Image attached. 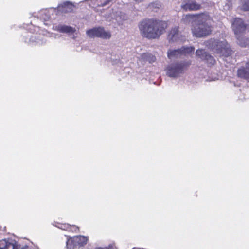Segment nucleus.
<instances>
[{
    "instance_id": "obj_18",
    "label": "nucleus",
    "mask_w": 249,
    "mask_h": 249,
    "mask_svg": "<svg viewBox=\"0 0 249 249\" xmlns=\"http://www.w3.org/2000/svg\"><path fill=\"white\" fill-rule=\"evenodd\" d=\"M238 76L246 79H249V62L245 67H242L238 71Z\"/></svg>"
},
{
    "instance_id": "obj_22",
    "label": "nucleus",
    "mask_w": 249,
    "mask_h": 249,
    "mask_svg": "<svg viewBox=\"0 0 249 249\" xmlns=\"http://www.w3.org/2000/svg\"><path fill=\"white\" fill-rule=\"evenodd\" d=\"M160 6V4L158 2H153L149 5V8L152 10H155L156 9H159Z\"/></svg>"
},
{
    "instance_id": "obj_7",
    "label": "nucleus",
    "mask_w": 249,
    "mask_h": 249,
    "mask_svg": "<svg viewBox=\"0 0 249 249\" xmlns=\"http://www.w3.org/2000/svg\"><path fill=\"white\" fill-rule=\"evenodd\" d=\"M193 47H182L177 50H170L167 52L168 57L170 59L178 58L182 55L189 54L194 51Z\"/></svg>"
},
{
    "instance_id": "obj_20",
    "label": "nucleus",
    "mask_w": 249,
    "mask_h": 249,
    "mask_svg": "<svg viewBox=\"0 0 249 249\" xmlns=\"http://www.w3.org/2000/svg\"><path fill=\"white\" fill-rule=\"evenodd\" d=\"M239 45L242 47H246L249 45V38L242 36V35L236 36Z\"/></svg>"
},
{
    "instance_id": "obj_4",
    "label": "nucleus",
    "mask_w": 249,
    "mask_h": 249,
    "mask_svg": "<svg viewBox=\"0 0 249 249\" xmlns=\"http://www.w3.org/2000/svg\"><path fill=\"white\" fill-rule=\"evenodd\" d=\"M191 64L190 61H182L169 64L165 71L166 75L171 78H177L184 72L185 69Z\"/></svg>"
},
{
    "instance_id": "obj_8",
    "label": "nucleus",
    "mask_w": 249,
    "mask_h": 249,
    "mask_svg": "<svg viewBox=\"0 0 249 249\" xmlns=\"http://www.w3.org/2000/svg\"><path fill=\"white\" fill-rule=\"evenodd\" d=\"M0 249H31L29 246H21L17 244L16 241L12 239L0 240Z\"/></svg>"
},
{
    "instance_id": "obj_16",
    "label": "nucleus",
    "mask_w": 249,
    "mask_h": 249,
    "mask_svg": "<svg viewBox=\"0 0 249 249\" xmlns=\"http://www.w3.org/2000/svg\"><path fill=\"white\" fill-rule=\"evenodd\" d=\"M119 25H122L124 21L128 19V16L121 11H117L113 18Z\"/></svg>"
},
{
    "instance_id": "obj_1",
    "label": "nucleus",
    "mask_w": 249,
    "mask_h": 249,
    "mask_svg": "<svg viewBox=\"0 0 249 249\" xmlns=\"http://www.w3.org/2000/svg\"><path fill=\"white\" fill-rule=\"evenodd\" d=\"M167 26L166 22L153 18H145L138 24L141 35L148 39H158L164 33Z\"/></svg>"
},
{
    "instance_id": "obj_23",
    "label": "nucleus",
    "mask_w": 249,
    "mask_h": 249,
    "mask_svg": "<svg viewBox=\"0 0 249 249\" xmlns=\"http://www.w3.org/2000/svg\"><path fill=\"white\" fill-rule=\"evenodd\" d=\"M242 9L245 11H249V0H243Z\"/></svg>"
},
{
    "instance_id": "obj_24",
    "label": "nucleus",
    "mask_w": 249,
    "mask_h": 249,
    "mask_svg": "<svg viewBox=\"0 0 249 249\" xmlns=\"http://www.w3.org/2000/svg\"><path fill=\"white\" fill-rule=\"evenodd\" d=\"M36 38V35H33L31 36L29 39V42H36L37 43H42V41H40L39 39H35Z\"/></svg>"
},
{
    "instance_id": "obj_10",
    "label": "nucleus",
    "mask_w": 249,
    "mask_h": 249,
    "mask_svg": "<svg viewBox=\"0 0 249 249\" xmlns=\"http://www.w3.org/2000/svg\"><path fill=\"white\" fill-rule=\"evenodd\" d=\"M232 28L236 36H238L245 31L246 25L242 19L236 18L232 22Z\"/></svg>"
},
{
    "instance_id": "obj_17",
    "label": "nucleus",
    "mask_w": 249,
    "mask_h": 249,
    "mask_svg": "<svg viewBox=\"0 0 249 249\" xmlns=\"http://www.w3.org/2000/svg\"><path fill=\"white\" fill-rule=\"evenodd\" d=\"M55 29L60 33H66L68 34H72L76 31L75 28H73L70 26L63 24H59L56 25L55 27Z\"/></svg>"
},
{
    "instance_id": "obj_5",
    "label": "nucleus",
    "mask_w": 249,
    "mask_h": 249,
    "mask_svg": "<svg viewBox=\"0 0 249 249\" xmlns=\"http://www.w3.org/2000/svg\"><path fill=\"white\" fill-rule=\"evenodd\" d=\"M86 34L90 38L99 37L104 39H109L111 36L109 31H105L104 28L101 27L89 29L86 31Z\"/></svg>"
},
{
    "instance_id": "obj_11",
    "label": "nucleus",
    "mask_w": 249,
    "mask_h": 249,
    "mask_svg": "<svg viewBox=\"0 0 249 249\" xmlns=\"http://www.w3.org/2000/svg\"><path fill=\"white\" fill-rule=\"evenodd\" d=\"M75 7L76 5L74 3L67 1L58 5L56 8V13L58 12H60L62 13L72 12L73 11V8Z\"/></svg>"
},
{
    "instance_id": "obj_14",
    "label": "nucleus",
    "mask_w": 249,
    "mask_h": 249,
    "mask_svg": "<svg viewBox=\"0 0 249 249\" xmlns=\"http://www.w3.org/2000/svg\"><path fill=\"white\" fill-rule=\"evenodd\" d=\"M182 9L185 11H196L200 9V4L194 0H188L185 3L181 5Z\"/></svg>"
},
{
    "instance_id": "obj_19",
    "label": "nucleus",
    "mask_w": 249,
    "mask_h": 249,
    "mask_svg": "<svg viewBox=\"0 0 249 249\" xmlns=\"http://www.w3.org/2000/svg\"><path fill=\"white\" fill-rule=\"evenodd\" d=\"M138 58L142 62H148L150 63L154 62L156 60V57L152 54L149 53H142Z\"/></svg>"
},
{
    "instance_id": "obj_2",
    "label": "nucleus",
    "mask_w": 249,
    "mask_h": 249,
    "mask_svg": "<svg viewBox=\"0 0 249 249\" xmlns=\"http://www.w3.org/2000/svg\"><path fill=\"white\" fill-rule=\"evenodd\" d=\"M212 19L208 14H200L198 22L192 28L193 35L201 37L210 35L212 32Z\"/></svg>"
},
{
    "instance_id": "obj_6",
    "label": "nucleus",
    "mask_w": 249,
    "mask_h": 249,
    "mask_svg": "<svg viewBox=\"0 0 249 249\" xmlns=\"http://www.w3.org/2000/svg\"><path fill=\"white\" fill-rule=\"evenodd\" d=\"M87 237L84 236H76L68 239L66 242V249H76L87 244Z\"/></svg>"
},
{
    "instance_id": "obj_15",
    "label": "nucleus",
    "mask_w": 249,
    "mask_h": 249,
    "mask_svg": "<svg viewBox=\"0 0 249 249\" xmlns=\"http://www.w3.org/2000/svg\"><path fill=\"white\" fill-rule=\"evenodd\" d=\"M200 17V15H196L192 14H187L184 15L182 18V22L185 24H193L195 25L196 22L198 21V18Z\"/></svg>"
},
{
    "instance_id": "obj_9",
    "label": "nucleus",
    "mask_w": 249,
    "mask_h": 249,
    "mask_svg": "<svg viewBox=\"0 0 249 249\" xmlns=\"http://www.w3.org/2000/svg\"><path fill=\"white\" fill-rule=\"evenodd\" d=\"M56 14V9L54 8H51L49 9H43L39 12L37 14V17L40 19L45 22L44 24L46 25H49L48 22L50 20L54 18L55 17L53 14Z\"/></svg>"
},
{
    "instance_id": "obj_13",
    "label": "nucleus",
    "mask_w": 249,
    "mask_h": 249,
    "mask_svg": "<svg viewBox=\"0 0 249 249\" xmlns=\"http://www.w3.org/2000/svg\"><path fill=\"white\" fill-rule=\"evenodd\" d=\"M181 38L182 36L179 33L178 27L172 28L168 35V39L170 42L182 41L183 39Z\"/></svg>"
},
{
    "instance_id": "obj_21",
    "label": "nucleus",
    "mask_w": 249,
    "mask_h": 249,
    "mask_svg": "<svg viewBox=\"0 0 249 249\" xmlns=\"http://www.w3.org/2000/svg\"><path fill=\"white\" fill-rule=\"evenodd\" d=\"M59 228L63 230L74 231L75 232L79 230V227L75 226H71L68 224L62 225Z\"/></svg>"
},
{
    "instance_id": "obj_3",
    "label": "nucleus",
    "mask_w": 249,
    "mask_h": 249,
    "mask_svg": "<svg viewBox=\"0 0 249 249\" xmlns=\"http://www.w3.org/2000/svg\"><path fill=\"white\" fill-rule=\"evenodd\" d=\"M206 46L220 56L228 57L232 53L230 45L224 38L210 39L206 42Z\"/></svg>"
},
{
    "instance_id": "obj_12",
    "label": "nucleus",
    "mask_w": 249,
    "mask_h": 249,
    "mask_svg": "<svg viewBox=\"0 0 249 249\" xmlns=\"http://www.w3.org/2000/svg\"><path fill=\"white\" fill-rule=\"evenodd\" d=\"M196 55L200 59L205 61L208 64L213 65L215 62L214 58L207 53L204 50L198 49L196 51Z\"/></svg>"
},
{
    "instance_id": "obj_26",
    "label": "nucleus",
    "mask_w": 249,
    "mask_h": 249,
    "mask_svg": "<svg viewBox=\"0 0 249 249\" xmlns=\"http://www.w3.org/2000/svg\"><path fill=\"white\" fill-rule=\"evenodd\" d=\"M97 249H116V247L114 245L111 244V245H110L107 247H105V248L99 247V248H98Z\"/></svg>"
},
{
    "instance_id": "obj_25",
    "label": "nucleus",
    "mask_w": 249,
    "mask_h": 249,
    "mask_svg": "<svg viewBox=\"0 0 249 249\" xmlns=\"http://www.w3.org/2000/svg\"><path fill=\"white\" fill-rule=\"evenodd\" d=\"M231 3L230 1H228V2L224 6V10L225 11L229 10L231 9Z\"/></svg>"
},
{
    "instance_id": "obj_27",
    "label": "nucleus",
    "mask_w": 249,
    "mask_h": 249,
    "mask_svg": "<svg viewBox=\"0 0 249 249\" xmlns=\"http://www.w3.org/2000/svg\"><path fill=\"white\" fill-rule=\"evenodd\" d=\"M113 0H106L105 1L102 3L101 4L102 6H105L106 5H108L110 2H111Z\"/></svg>"
}]
</instances>
